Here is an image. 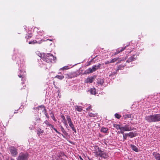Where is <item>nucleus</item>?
I'll return each mask as SVG.
<instances>
[{
	"instance_id": "c85d7f7f",
	"label": "nucleus",
	"mask_w": 160,
	"mask_h": 160,
	"mask_svg": "<svg viewBox=\"0 0 160 160\" xmlns=\"http://www.w3.org/2000/svg\"><path fill=\"white\" fill-rule=\"evenodd\" d=\"M115 117L118 119H120L121 117V116L118 113L115 114Z\"/></svg>"
},
{
	"instance_id": "0eeeda50",
	"label": "nucleus",
	"mask_w": 160,
	"mask_h": 160,
	"mask_svg": "<svg viewBox=\"0 0 160 160\" xmlns=\"http://www.w3.org/2000/svg\"><path fill=\"white\" fill-rule=\"evenodd\" d=\"M28 153H24L21 152L19 154L17 160H28Z\"/></svg>"
},
{
	"instance_id": "423d86ee",
	"label": "nucleus",
	"mask_w": 160,
	"mask_h": 160,
	"mask_svg": "<svg viewBox=\"0 0 160 160\" xmlns=\"http://www.w3.org/2000/svg\"><path fill=\"white\" fill-rule=\"evenodd\" d=\"M66 118L69 126L72 129V130L75 132L76 133V130L74 127V125L72 121L70 116L68 115H67L66 116Z\"/></svg>"
},
{
	"instance_id": "8fccbe9b",
	"label": "nucleus",
	"mask_w": 160,
	"mask_h": 160,
	"mask_svg": "<svg viewBox=\"0 0 160 160\" xmlns=\"http://www.w3.org/2000/svg\"><path fill=\"white\" fill-rule=\"evenodd\" d=\"M89 160H92V159H89Z\"/></svg>"
},
{
	"instance_id": "2eb2a0df",
	"label": "nucleus",
	"mask_w": 160,
	"mask_h": 160,
	"mask_svg": "<svg viewBox=\"0 0 160 160\" xmlns=\"http://www.w3.org/2000/svg\"><path fill=\"white\" fill-rule=\"evenodd\" d=\"M61 117L62 119V122H63L65 126H66V127L67 128L68 125L67 124V120L65 118V117L63 115H62Z\"/></svg>"
},
{
	"instance_id": "6e6552de",
	"label": "nucleus",
	"mask_w": 160,
	"mask_h": 160,
	"mask_svg": "<svg viewBox=\"0 0 160 160\" xmlns=\"http://www.w3.org/2000/svg\"><path fill=\"white\" fill-rule=\"evenodd\" d=\"M9 150L10 153L13 157H16L18 154V150L14 147H11L9 148Z\"/></svg>"
},
{
	"instance_id": "f3484780",
	"label": "nucleus",
	"mask_w": 160,
	"mask_h": 160,
	"mask_svg": "<svg viewBox=\"0 0 160 160\" xmlns=\"http://www.w3.org/2000/svg\"><path fill=\"white\" fill-rule=\"evenodd\" d=\"M130 145L132 150L136 152H138V148L135 145L133 144H131Z\"/></svg>"
},
{
	"instance_id": "ddd939ff",
	"label": "nucleus",
	"mask_w": 160,
	"mask_h": 160,
	"mask_svg": "<svg viewBox=\"0 0 160 160\" xmlns=\"http://www.w3.org/2000/svg\"><path fill=\"white\" fill-rule=\"evenodd\" d=\"M136 58L137 55H133L128 58V59L127 60L126 62L129 63L132 61H134L136 60Z\"/></svg>"
},
{
	"instance_id": "7c9ffc66",
	"label": "nucleus",
	"mask_w": 160,
	"mask_h": 160,
	"mask_svg": "<svg viewBox=\"0 0 160 160\" xmlns=\"http://www.w3.org/2000/svg\"><path fill=\"white\" fill-rule=\"evenodd\" d=\"M37 43V42L36 40H33L32 41H31L29 42V44H33Z\"/></svg>"
},
{
	"instance_id": "412c9836",
	"label": "nucleus",
	"mask_w": 160,
	"mask_h": 160,
	"mask_svg": "<svg viewBox=\"0 0 160 160\" xmlns=\"http://www.w3.org/2000/svg\"><path fill=\"white\" fill-rule=\"evenodd\" d=\"M122 126L120 125L117 124H113V127L116 128L117 129H120L122 130Z\"/></svg>"
},
{
	"instance_id": "79ce46f5",
	"label": "nucleus",
	"mask_w": 160,
	"mask_h": 160,
	"mask_svg": "<svg viewBox=\"0 0 160 160\" xmlns=\"http://www.w3.org/2000/svg\"><path fill=\"white\" fill-rule=\"evenodd\" d=\"M118 49H117V50H116V52H118V53H119L120 52V51H118Z\"/></svg>"
},
{
	"instance_id": "603ef678",
	"label": "nucleus",
	"mask_w": 160,
	"mask_h": 160,
	"mask_svg": "<svg viewBox=\"0 0 160 160\" xmlns=\"http://www.w3.org/2000/svg\"><path fill=\"white\" fill-rule=\"evenodd\" d=\"M67 78H68V77H67ZM68 78H69L68 77Z\"/></svg>"
},
{
	"instance_id": "9d476101",
	"label": "nucleus",
	"mask_w": 160,
	"mask_h": 160,
	"mask_svg": "<svg viewBox=\"0 0 160 160\" xmlns=\"http://www.w3.org/2000/svg\"><path fill=\"white\" fill-rule=\"evenodd\" d=\"M95 76H94L92 77H88L85 80V82L87 83H92L95 79Z\"/></svg>"
},
{
	"instance_id": "09e8293b",
	"label": "nucleus",
	"mask_w": 160,
	"mask_h": 160,
	"mask_svg": "<svg viewBox=\"0 0 160 160\" xmlns=\"http://www.w3.org/2000/svg\"><path fill=\"white\" fill-rule=\"evenodd\" d=\"M112 73H113V74H115L116 73V72H113Z\"/></svg>"
},
{
	"instance_id": "de8ad7c7",
	"label": "nucleus",
	"mask_w": 160,
	"mask_h": 160,
	"mask_svg": "<svg viewBox=\"0 0 160 160\" xmlns=\"http://www.w3.org/2000/svg\"><path fill=\"white\" fill-rule=\"evenodd\" d=\"M10 160H15L13 158H11Z\"/></svg>"
},
{
	"instance_id": "ea45409f",
	"label": "nucleus",
	"mask_w": 160,
	"mask_h": 160,
	"mask_svg": "<svg viewBox=\"0 0 160 160\" xmlns=\"http://www.w3.org/2000/svg\"><path fill=\"white\" fill-rule=\"evenodd\" d=\"M22 81H24L25 80V78L24 77H22Z\"/></svg>"
},
{
	"instance_id": "f257e3e1",
	"label": "nucleus",
	"mask_w": 160,
	"mask_h": 160,
	"mask_svg": "<svg viewBox=\"0 0 160 160\" xmlns=\"http://www.w3.org/2000/svg\"><path fill=\"white\" fill-rule=\"evenodd\" d=\"M93 153H94L95 156L97 158L100 157L106 159L108 157V153L102 151L101 149L98 146H94Z\"/></svg>"
},
{
	"instance_id": "4be33fe9",
	"label": "nucleus",
	"mask_w": 160,
	"mask_h": 160,
	"mask_svg": "<svg viewBox=\"0 0 160 160\" xmlns=\"http://www.w3.org/2000/svg\"><path fill=\"white\" fill-rule=\"evenodd\" d=\"M41 120L40 118L39 117H37L35 119L34 124L36 125L38 123H39L40 121Z\"/></svg>"
},
{
	"instance_id": "a211bd4d",
	"label": "nucleus",
	"mask_w": 160,
	"mask_h": 160,
	"mask_svg": "<svg viewBox=\"0 0 160 160\" xmlns=\"http://www.w3.org/2000/svg\"><path fill=\"white\" fill-rule=\"evenodd\" d=\"M104 82V81L103 79L98 78L97 79V83L98 84H100L101 85H103Z\"/></svg>"
},
{
	"instance_id": "6ab92c4d",
	"label": "nucleus",
	"mask_w": 160,
	"mask_h": 160,
	"mask_svg": "<svg viewBox=\"0 0 160 160\" xmlns=\"http://www.w3.org/2000/svg\"><path fill=\"white\" fill-rule=\"evenodd\" d=\"M75 110L79 112H81L82 110V107L81 106H75Z\"/></svg>"
},
{
	"instance_id": "49530a36",
	"label": "nucleus",
	"mask_w": 160,
	"mask_h": 160,
	"mask_svg": "<svg viewBox=\"0 0 160 160\" xmlns=\"http://www.w3.org/2000/svg\"><path fill=\"white\" fill-rule=\"evenodd\" d=\"M18 76L20 77V78H22V76L21 75H18Z\"/></svg>"
},
{
	"instance_id": "b1692460",
	"label": "nucleus",
	"mask_w": 160,
	"mask_h": 160,
	"mask_svg": "<svg viewBox=\"0 0 160 160\" xmlns=\"http://www.w3.org/2000/svg\"><path fill=\"white\" fill-rule=\"evenodd\" d=\"M62 133H63L64 135L63 134H61L62 135V136L64 138H65V136L64 135L66 136H67L68 135V133L66 132V131L64 130L63 131H62Z\"/></svg>"
},
{
	"instance_id": "37998d69",
	"label": "nucleus",
	"mask_w": 160,
	"mask_h": 160,
	"mask_svg": "<svg viewBox=\"0 0 160 160\" xmlns=\"http://www.w3.org/2000/svg\"><path fill=\"white\" fill-rule=\"evenodd\" d=\"M121 61H122V60H121V61H119V60H118V62L117 63H118H118H120V62H121Z\"/></svg>"
},
{
	"instance_id": "a18cd8bd",
	"label": "nucleus",
	"mask_w": 160,
	"mask_h": 160,
	"mask_svg": "<svg viewBox=\"0 0 160 160\" xmlns=\"http://www.w3.org/2000/svg\"><path fill=\"white\" fill-rule=\"evenodd\" d=\"M55 88L56 89H59V87H55Z\"/></svg>"
},
{
	"instance_id": "473e14b6",
	"label": "nucleus",
	"mask_w": 160,
	"mask_h": 160,
	"mask_svg": "<svg viewBox=\"0 0 160 160\" xmlns=\"http://www.w3.org/2000/svg\"><path fill=\"white\" fill-rule=\"evenodd\" d=\"M44 123L47 125L48 126H51V124H50L49 122H48L47 120H46Z\"/></svg>"
},
{
	"instance_id": "a878e982",
	"label": "nucleus",
	"mask_w": 160,
	"mask_h": 160,
	"mask_svg": "<svg viewBox=\"0 0 160 160\" xmlns=\"http://www.w3.org/2000/svg\"><path fill=\"white\" fill-rule=\"evenodd\" d=\"M122 134L123 135V138L122 140H121V141L124 142L125 140H126L127 139V135H127V133L125 134Z\"/></svg>"
},
{
	"instance_id": "58836bf2",
	"label": "nucleus",
	"mask_w": 160,
	"mask_h": 160,
	"mask_svg": "<svg viewBox=\"0 0 160 160\" xmlns=\"http://www.w3.org/2000/svg\"><path fill=\"white\" fill-rule=\"evenodd\" d=\"M61 131L62 132V131H64L65 130L64 129V128H63L62 126H61Z\"/></svg>"
},
{
	"instance_id": "aec40b11",
	"label": "nucleus",
	"mask_w": 160,
	"mask_h": 160,
	"mask_svg": "<svg viewBox=\"0 0 160 160\" xmlns=\"http://www.w3.org/2000/svg\"><path fill=\"white\" fill-rule=\"evenodd\" d=\"M49 114L51 116V118L55 121H56V120L55 117L54 113L51 111H50Z\"/></svg>"
},
{
	"instance_id": "72a5a7b5",
	"label": "nucleus",
	"mask_w": 160,
	"mask_h": 160,
	"mask_svg": "<svg viewBox=\"0 0 160 160\" xmlns=\"http://www.w3.org/2000/svg\"><path fill=\"white\" fill-rule=\"evenodd\" d=\"M126 48V47H122L121 48H118V51H120V52H121L122 51H123L124 50H125Z\"/></svg>"
},
{
	"instance_id": "5701e85b",
	"label": "nucleus",
	"mask_w": 160,
	"mask_h": 160,
	"mask_svg": "<svg viewBox=\"0 0 160 160\" xmlns=\"http://www.w3.org/2000/svg\"><path fill=\"white\" fill-rule=\"evenodd\" d=\"M108 130V129L107 128L104 127H102L101 129V131L104 133H107Z\"/></svg>"
},
{
	"instance_id": "1a4fd4ad",
	"label": "nucleus",
	"mask_w": 160,
	"mask_h": 160,
	"mask_svg": "<svg viewBox=\"0 0 160 160\" xmlns=\"http://www.w3.org/2000/svg\"><path fill=\"white\" fill-rule=\"evenodd\" d=\"M38 110H39L40 108L43 109L42 111H44V113L47 118H49V117L47 112V110L45 108V107L43 105L38 106V107L36 108Z\"/></svg>"
},
{
	"instance_id": "c9c22d12",
	"label": "nucleus",
	"mask_w": 160,
	"mask_h": 160,
	"mask_svg": "<svg viewBox=\"0 0 160 160\" xmlns=\"http://www.w3.org/2000/svg\"><path fill=\"white\" fill-rule=\"evenodd\" d=\"M91 109V110H92V107L90 105L86 109V110L87 111H88L89 110Z\"/></svg>"
},
{
	"instance_id": "39448f33",
	"label": "nucleus",
	"mask_w": 160,
	"mask_h": 160,
	"mask_svg": "<svg viewBox=\"0 0 160 160\" xmlns=\"http://www.w3.org/2000/svg\"><path fill=\"white\" fill-rule=\"evenodd\" d=\"M122 130H121L120 132L122 134H124V131H127L133 130H134V128L130 126L129 125L126 124L124 126H122Z\"/></svg>"
},
{
	"instance_id": "cd10ccee",
	"label": "nucleus",
	"mask_w": 160,
	"mask_h": 160,
	"mask_svg": "<svg viewBox=\"0 0 160 160\" xmlns=\"http://www.w3.org/2000/svg\"><path fill=\"white\" fill-rule=\"evenodd\" d=\"M91 94L95 95L96 94V91H88Z\"/></svg>"
},
{
	"instance_id": "2f4dec72",
	"label": "nucleus",
	"mask_w": 160,
	"mask_h": 160,
	"mask_svg": "<svg viewBox=\"0 0 160 160\" xmlns=\"http://www.w3.org/2000/svg\"><path fill=\"white\" fill-rule=\"evenodd\" d=\"M125 65H120L118 67V69H122L125 66Z\"/></svg>"
},
{
	"instance_id": "9b49d317",
	"label": "nucleus",
	"mask_w": 160,
	"mask_h": 160,
	"mask_svg": "<svg viewBox=\"0 0 160 160\" xmlns=\"http://www.w3.org/2000/svg\"><path fill=\"white\" fill-rule=\"evenodd\" d=\"M134 116L132 114H126L123 116V118L124 120L127 119L128 118H130L131 120H132L134 118Z\"/></svg>"
},
{
	"instance_id": "4468645a",
	"label": "nucleus",
	"mask_w": 160,
	"mask_h": 160,
	"mask_svg": "<svg viewBox=\"0 0 160 160\" xmlns=\"http://www.w3.org/2000/svg\"><path fill=\"white\" fill-rule=\"evenodd\" d=\"M36 131L37 134L39 137H40V135H41L44 132V130L42 129L39 128H38L37 129Z\"/></svg>"
},
{
	"instance_id": "20e7f679",
	"label": "nucleus",
	"mask_w": 160,
	"mask_h": 160,
	"mask_svg": "<svg viewBox=\"0 0 160 160\" xmlns=\"http://www.w3.org/2000/svg\"><path fill=\"white\" fill-rule=\"evenodd\" d=\"M101 66V64H99L98 65H95L92 67V68H89L88 69H87L85 72V73L89 74L91 73L94 72L96 71L97 70L100 68Z\"/></svg>"
},
{
	"instance_id": "a19ab883",
	"label": "nucleus",
	"mask_w": 160,
	"mask_h": 160,
	"mask_svg": "<svg viewBox=\"0 0 160 160\" xmlns=\"http://www.w3.org/2000/svg\"><path fill=\"white\" fill-rule=\"evenodd\" d=\"M51 126L52 128L54 129L55 128H54V126L53 125H52L51 124V126Z\"/></svg>"
},
{
	"instance_id": "c03bdc74",
	"label": "nucleus",
	"mask_w": 160,
	"mask_h": 160,
	"mask_svg": "<svg viewBox=\"0 0 160 160\" xmlns=\"http://www.w3.org/2000/svg\"><path fill=\"white\" fill-rule=\"evenodd\" d=\"M118 54V52H116L115 53H114V55H117V54Z\"/></svg>"
},
{
	"instance_id": "c756f323",
	"label": "nucleus",
	"mask_w": 160,
	"mask_h": 160,
	"mask_svg": "<svg viewBox=\"0 0 160 160\" xmlns=\"http://www.w3.org/2000/svg\"><path fill=\"white\" fill-rule=\"evenodd\" d=\"M88 115L90 117H95L96 116L95 114L92 113H90Z\"/></svg>"
},
{
	"instance_id": "4c0bfd02",
	"label": "nucleus",
	"mask_w": 160,
	"mask_h": 160,
	"mask_svg": "<svg viewBox=\"0 0 160 160\" xmlns=\"http://www.w3.org/2000/svg\"><path fill=\"white\" fill-rule=\"evenodd\" d=\"M53 130L58 133L59 134H61V133L58 132L55 128H54Z\"/></svg>"
},
{
	"instance_id": "f704fd0d",
	"label": "nucleus",
	"mask_w": 160,
	"mask_h": 160,
	"mask_svg": "<svg viewBox=\"0 0 160 160\" xmlns=\"http://www.w3.org/2000/svg\"><path fill=\"white\" fill-rule=\"evenodd\" d=\"M68 69V66H65L63 67L62 68H60V70H66Z\"/></svg>"
},
{
	"instance_id": "7ed1b4c3",
	"label": "nucleus",
	"mask_w": 160,
	"mask_h": 160,
	"mask_svg": "<svg viewBox=\"0 0 160 160\" xmlns=\"http://www.w3.org/2000/svg\"><path fill=\"white\" fill-rule=\"evenodd\" d=\"M41 58L43 61L47 62H52L56 59V58L54 57L50 53H44L42 55Z\"/></svg>"
},
{
	"instance_id": "f03ea898",
	"label": "nucleus",
	"mask_w": 160,
	"mask_h": 160,
	"mask_svg": "<svg viewBox=\"0 0 160 160\" xmlns=\"http://www.w3.org/2000/svg\"><path fill=\"white\" fill-rule=\"evenodd\" d=\"M145 119L149 123L159 122L160 121V114L146 116L145 117Z\"/></svg>"
},
{
	"instance_id": "393cba45",
	"label": "nucleus",
	"mask_w": 160,
	"mask_h": 160,
	"mask_svg": "<svg viewBox=\"0 0 160 160\" xmlns=\"http://www.w3.org/2000/svg\"><path fill=\"white\" fill-rule=\"evenodd\" d=\"M56 78L60 79V80H62V79H63L64 78V77L63 76V75H57L56 77H55Z\"/></svg>"
},
{
	"instance_id": "f8f14e48",
	"label": "nucleus",
	"mask_w": 160,
	"mask_h": 160,
	"mask_svg": "<svg viewBox=\"0 0 160 160\" xmlns=\"http://www.w3.org/2000/svg\"><path fill=\"white\" fill-rule=\"evenodd\" d=\"M152 156L156 160H160V154L157 152H153Z\"/></svg>"
},
{
	"instance_id": "dca6fc26",
	"label": "nucleus",
	"mask_w": 160,
	"mask_h": 160,
	"mask_svg": "<svg viewBox=\"0 0 160 160\" xmlns=\"http://www.w3.org/2000/svg\"><path fill=\"white\" fill-rule=\"evenodd\" d=\"M127 135L131 138H132L136 136L137 133L135 132H130L128 133H127Z\"/></svg>"
},
{
	"instance_id": "3c124183",
	"label": "nucleus",
	"mask_w": 160,
	"mask_h": 160,
	"mask_svg": "<svg viewBox=\"0 0 160 160\" xmlns=\"http://www.w3.org/2000/svg\"><path fill=\"white\" fill-rule=\"evenodd\" d=\"M49 40L50 41H52V40H51H51Z\"/></svg>"
},
{
	"instance_id": "bb28decb",
	"label": "nucleus",
	"mask_w": 160,
	"mask_h": 160,
	"mask_svg": "<svg viewBox=\"0 0 160 160\" xmlns=\"http://www.w3.org/2000/svg\"><path fill=\"white\" fill-rule=\"evenodd\" d=\"M118 58H115L112 59L109 62V63H113V62H115L116 61L118 60Z\"/></svg>"
},
{
	"instance_id": "e433bc0d",
	"label": "nucleus",
	"mask_w": 160,
	"mask_h": 160,
	"mask_svg": "<svg viewBox=\"0 0 160 160\" xmlns=\"http://www.w3.org/2000/svg\"><path fill=\"white\" fill-rule=\"evenodd\" d=\"M29 34V35L27 36L26 37V38L27 39H28L32 37V35L31 34Z\"/></svg>"
}]
</instances>
